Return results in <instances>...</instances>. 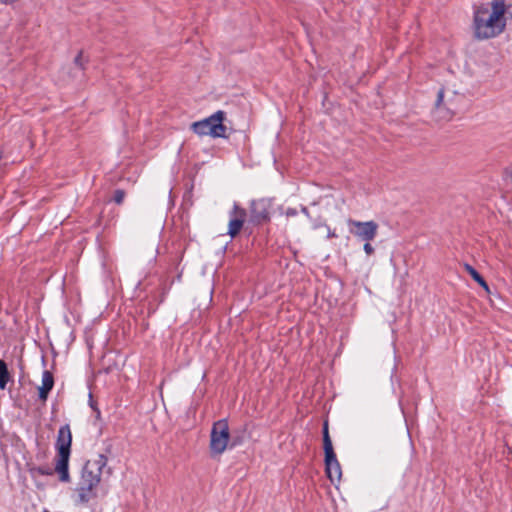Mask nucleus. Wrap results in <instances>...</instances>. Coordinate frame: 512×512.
I'll list each match as a JSON object with an SVG mask.
<instances>
[{
    "label": "nucleus",
    "instance_id": "nucleus-14",
    "mask_svg": "<svg viewBox=\"0 0 512 512\" xmlns=\"http://www.w3.org/2000/svg\"><path fill=\"white\" fill-rule=\"evenodd\" d=\"M32 472L37 473L42 476L53 474V470L50 467H45V466L35 467L32 469Z\"/></svg>",
    "mask_w": 512,
    "mask_h": 512
},
{
    "label": "nucleus",
    "instance_id": "nucleus-16",
    "mask_svg": "<svg viewBox=\"0 0 512 512\" xmlns=\"http://www.w3.org/2000/svg\"><path fill=\"white\" fill-rule=\"evenodd\" d=\"M74 64L81 70L85 69V62L83 60V51H79L77 56L74 58Z\"/></svg>",
    "mask_w": 512,
    "mask_h": 512
},
{
    "label": "nucleus",
    "instance_id": "nucleus-6",
    "mask_svg": "<svg viewBox=\"0 0 512 512\" xmlns=\"http://www.w3.org/2000/svg\"><path fill=\"white\" fill-rule=\"evenodd\" d=\"M230 440V431L227 419H220L214 422L210 434L211 456L221 455L227 448Z\"/></svg>",
    "mask_w": 512,
    "mask_h": 512
},
{
    "label": "nucleus",
    "instance_id": "nucleus-12",
    "mask_svg": "<svg viewBox=\"0 0 512 512\" xmlns=\"http://www.w3.org/2000/svg\"><path fill=\"white\" fill-rule=\"evenodd\" d=\"M466 271L470 274V276L486 291L489 292V286L484 278L470 265H465Z\"/></svg>",
    "mask_w": 512,
    "mask_h": 512
},
{
    "label": "nucleus",
    "instance_id": "nucleus-1",
    "mask_svg": "<svg viewBox=\"0 0 512 512\" xmlns=\"http://www.w3.org/2000/svg\"><path fill=\"white\" fill-rule=\"evenodd\" d=\"M510 4L506 0H489L472 6L471 30L477 41L499 37L507 27V13Z\"/></svg>",
    "mask_w": 512,
    "mask_h": 512
},
{
    "label": "nucleus",
    "instance_id": "nucleus-2",
    "mask_svg": "<svg viewBox=\"0 0 512 512\" xmlns=\"http://www.w3.org/2000/svg\"><path fill=\"white\" fill-rule=\"evenodd\" d=\"M71 445H72V433L70 430V426L68 424L62 425L59 428L57 440H56V450H57V459L55 465V472L59 474V480L62 482H69V458L71 453Z\"/></svg>",
    "mask_w": 512,
    "mask_h": 512
},
{
    "label": "nucleus",
    "instance_id": "nucleus-13",
    "mask_svg": "<svg viewBox=\"0 0 512 512\" xmlns=\"http://www.w3.org/2000/svg\"><path fill=\"white\" fill-rule=\"evenodd\" d=\"M79 502L81 503H88L89 500L93 497H96V493L93 492V490H87L85 489V486H82L79 488Z\"/></svg>",
    "mask_w": 512,
    "mask_h": 512
},
{
    "label": "nucleus",
    "instance_id": "nucleus-15",
    "mask_svg": "<svg viewBox=\"0 0 512 512\" xmlns=\"http://www.w3.org/2000/svg\"><path fill=\"white\" fill-rule=\"evenodd\" d=\"M125 195H126V193H125V191H124L123 189H117V190H115V192H114L113 201H114L116 204L120 205V204H122V203H123L124 198H125Z\"/></svg>",
    "mask_w": 512,
    "mask_h": 512
},
{
    "label": "nucleus",
    "instance_id": "nucleus-23",
    "mask_svg": "<svg viewBox=\"0 0 512 512\" xmlns=\"http://www.w3.org/2000/svg\"><path fill=\"white\" fill-rule=\"evenodd\" d=\"M2 157H3V153H2V151H0V160L2 159Z\"/></svg>",
    "mask_w": 512,
    "mask_h": 512
},
{
    "label": "nucleus",
    "instance_id": "nucleus-11",
    "mask_svg": "<svg viewBox=\"0 0 512 512\" xmlns=\"http://www.w3.org/2000/svg\"><path fill=\"white\" fill-rule=\"evenodd\" d=\"M11 380V375L8 370L7 363L0 359V389H6L8 382Z\"/></svg>",
    "mask_w": 512,
    "mask_h": 512
},
{
    "label": "nucleus",
    "instance_id": "nucleus-5",
    "mask_svg": "<svg viewBox=\"0 0 512 512\" xmlns=\"http://www.w3.org/2000/svg\"><path fill=\"white\" fill-rule=\"evenodd\" d=\"M108 459L105 455H98L97 459L87 461L82 470L81 485L87 490H94L101 481L103 468L107 465Z\"/></svg>",
    "mask_w": 512,
    "mask_h": 512
},
{
    "label": "nucleus",
    "instance_id": "nucleus-22",
    "mask_svg": "<svg viewBox=\"0 0 512 512\" xmlns=\"http://www.w3.org/2000/svg\"><path fill=\"white\" fill-rule=\"evenodd\" d=\"M302 211H303V213H306V214L308 213V210H307V208H306V207H303V208H302Z\"/></svg>",
    "mask_w": 512,
    "mask_h": 512
},
{
    "label": "nucleus",
    "instance_id": "nucleus-10",
    "mask_svg": "<svg viewBox=\"0 0 512 512\" xmlns=\"http://www.w3.org/2000/svg\"><path fill=\"white\" fill-rule=\"evenodd\" d=\"M54 387V376L49 370H45L42 374V385L38 387V399L45 404L49 393Z\"/></svg>",
    "mask_w": 512,
    "mask_h": 512
},
{
    "label": "nucleus",
    "instance_id": "nucleus-3",
    "mask_svg": "<svg viewBox=\"0 0 512 512\" xmlns=\"http://www.w3.org/2000/svg\"><path fill=\"white\" fill-rule=\"evenodd\" d=\"M225 116V112L219 110L204 120L194 122L192 124V130L198 135L226 138L227 127L223 124Z\"/></svg>",
    "mask_w": 512,
    "mask_h": 512
},
{
    "label": "nucleus",
    "instance_id": "nucleus-8",
    "mask_svg": "<svg viewBox=\"0 0 512 512\" xmlns=\"http://www.w3.org/2000/svg\"><path fill=\"white\" fill-rule=\"evenodd\" d=\"M271 206L267 199L253 200L250 205V221L256 225L269 222Z\"/></svg>",
    "mask_w": 512,
    "mask_h": 512
},
{
    "label": "nucleus",
    "instance_id": "nucleus-7",
    "mask_svg": "<svg viewBox=\"0 0 512 512\" xmlns=\"http://www.w3.org/2000/svg\"><path fill=\"white\" fill-rule=\"evenodd\" d=\"M347 224L350 233L364 242L373 241L377 236L379 225L373 220L362 222L348 219Z\"/></svg>",
    "mask_w": 512,
    "mask_h": 512
},
{
    "label": "nucleus",
    "instance_id": "nucleus-17",
    "mask_svg": "<svg viewBox=\"0 0 512 512\" xmlns=\"http://www.w3.org/2000/svg\"><path fill=\"white\" fill-rule=\"evenodd\" d=\"M444 97H445V88L442 87L439 91H438V94H437V100H436V103L435 105L438 107L444 100Z\"/></svg>",
    "mask_w": 512,
    "mask_h": 512
},
{
    "label": "nucleus",
    "instance_id": "nucleus-21",
    "mask_svg": "<svg viewBox=\"0 0 512 512\" xmlns=\"http://www.w3.org/2000/svg\"><path fill=\"white\" fill-rule=\"evenodd\" d=\"M91 407H92L95 411H97V414H98V415L100 414V411H99L97 408H95V407H94V404H91Z\"/></svg>",
    "mask_w": 512,
    "mask_h": 512
},
{
    "label": "nucleus",
    "instance_id": "nucleus-18",
    "mask_svg": "<svg viewBox=\"0 0 512 512\" xmlns=\"http://www.w3.org/2000/svg\"><path fill=\"white\" fill-rule=\"evenodd\" d=\"M363 249L367 255H372L375 251L370 242H365Z\"/></svg>",
    "mask_w": 512,
    "mask_h": 512
},
{
    "label": "nucleus",
    "instance_id": "nucleus-19",
    "mask_svg": "<svg viewBox=\"0 0 512 512\" xmlns=\"http://www.w3.org/2000/svg\"><path fill=\"white\" fill-rule=\"evenodd\" d=\"M327 229V237L328 238H336L337 237V234L335 233V231L331 230L329 226L327 225H324Z\"/></svg>",
    "mask_w": 512,
    "mask_h": 512
},
{
    "label": "nucleus",
    "instance_id": "nucleus-4",
    "mask_svg": "<svg viewBox=\"0 0 512 512\" xmlns=\"http://www.w3.org/2000/svg\"><path fill=\"white\" fill-rule=\"evenodd\" d=\"M323 449H324V462H325V471L327 477L333 483L335 481H340L342 472L340 463L337 460L336 454L333 449L332 441L329 435L328 430V422L325 421L323 424Z\"/></svg>",
    "mask_w": 512,
    "mask_h": 512
},
{
    "label": "nucleus",
    "instance_id": "nucleus-20",
    "mask_svg": "<svg viewBox=\"0 0 512 512\" xmlns=\"http://www.w3.org/2000/svg\"><path fill=\"white\" fill-rule=\"evenodd\" d=\"M296 214H297V211L294 208H288L286 211L287 216H295Z\"/></svg>",
    "mask_w": 512,
    "mask_h": 512
},
{
    "label": "nucleus",
    "instance_id": "nucleus-9",
    "mask_svg": "<svg viewBox=\"0 0 512 512\" xmlns=\"http://www.w3.org/2000/svg\"><path fill=\"white\" fill-rule=\"evenodd\" d=\"M246 217V210L235 203L232 210L230 211V221L228 224V235L231 238L236 237L240 233L245 223Z\"/></svg>",
    "mask_w": 512,
    "mask_h": 512
}]
</instances>
